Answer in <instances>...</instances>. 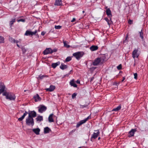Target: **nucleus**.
<instances>
[{"mask_svg": "<svg viewBox=\"0 0 148 148\" xmlns=\"http://www.w3.org/2000/svg\"><path fill=\"white\" fill-rule=\"evenodd\" d=\"M37 32V30H36L34 32H31L32 36H33L34 35H35Z\"/></svg>", "mask_w": 148, "mask_h": 148, "instance_id": "4c0bfd02", "label": "nucleus"}, {"mask_svg": "<svg viewBox=\"0 0 148 148\" xmlns=\"http://www.w3.org/2000/svg\"><path fill=\"white\" fill-rule=\"evenodd\" d=\"M105 59V57L104 56H102L100 58H98L95 60L94 61L92 62V64L94 66H97L99 64H102Z\"/></svg>", "mask_w": 148, "mask_h": 148, "instance_id": "7ed1b4c3", "label": "nucleus"}, {"mask_svg": "<svg viewBox=\"0 0 148 148\" xmlns=\"http://www.w3.org/2000/svg\"><path fill=\"white\" fill-rule=\"evenodd\" d=\"M16 45L18 47H19V46L18 44H17Z\"/></svg>", "mask_w": 148, "mask_h": 148, "instance_id": "4d7b16f0", "label": "nucleus"}, {"mask_svg": "<svg viewBox=\"0 0 148 148\" xmlns=\"http://www.w3.org/2000/svg\"><path fill=\"white\" fill-rule=\"evenodd\" d=\"M128 23L130 24H131L132 23V21L130 20H129Z\"/></svg>", "mask_w": 148, "mask_h": 148, "instance_id": "a18cd8bd", "label": "nucleus"}, {"mask_svg": "<svg viewBox=\"0 0 148 148\" xmlns=\"http://www.w3.org/2000/svg\"><path fill=\"white\" fill-rule=\"evenodd\" d=\"M33 131L36 135L39 134V132L40 131V129L38 128L34 129L32 130Z\"/></svg>", "mask_w": 148, "mask_h": 148, "instance_id": "6ab92c4d", "label": "nucleus"}, {"mask_svg": "<svg viewBox=\"0 0 148 148\" xmlns=\"http://www.w3.org/2000/svg\"><path fill=\"white\" fill-rule=\"evenodd\" d=\"M70 84L71 86H73L74 87H77V84L75 83L74 79H72L71 81L70 82Z\"/></svg>", "mask_w": 148, "mask_h": 148, "instance_id": "a211bd4d", "label": "nucleus"}, {"mask_svg": "<svg viewBox=\"0 0 148 148\" xmlns=\"http://www.w3.org/2000/svg\"><path fill=\"white\" fill-rule=\"evenodd\" d=\"M25 91H26V90H25L24 92H25Z\"/></svg>", "mask_w": 148, "mask_h": 148, "instance_id": "052dcab7", "label": "nucleus"}, {"mask_svg": "<svg viewBox=\"0 0 148 148\" xmlns=\"http://www.w3.org/2000/svg\"><path fill=\"white\" fill-rule=\"evenodd\" d=\"M4 38L3 37L0 36V43L4 42Z\"/></svg>", "mask_w": 148, "mask_h": 148, "instance_id": "2f4dec72", "label": "nucleus"}, {"mask_svg": "<svg viewBox=\"0 0 148 148\" xmlns=\"http://www.w3.org/2000/svg\"><path fill=\"white\" fill-rule=\"evenodd\" d=\"M80 108H83L84 107H86L87 106L86 105H80Z\"/></svg>", "mask_w": 148, "mask_h": 148, "instance_id": "79ce46f5", "label": "nucleus"}, {"mask_svg": "<svg viewBox=\"0 0 148 148\" xmlns=\"http://www.w3.org/2000/svg\"><path fill=\"white\" fill-rule=\"evenodd\" d=\"M100 139V137H99L98 138V140H99Z\"/></svg>", "mask_w": 148, "mask_h": 148, "instance_id": "13d9d810", "label": "nucleus"}, {"mask_svg": "<svg viewBox=\"0 0 148 148\" xmlns=\"http://www.w3.org/2000/svg\"><path fill=\"white\" fill-rule=\"evenodd\" d=\"M142 30H141V31L139 32L140 36L141 38L143 39L144 38L143 32H142Z\"/></svg>", "mask_w": 148, "mask_h": 148, "instance_id": "7c9ffc66", "label": "nucleus"}, {"mask_svg": "<svg viewBox=\"0 0 148 148\" xmlns=\"http://www.w3.org/2000/svg\"><path fill=\"white\" fill-rule=\"evenodd\" d=\"M91 118L90 116H88L87 117L84 119V120H82L78 122L76 126V127H78L80 125H82V124H83L85 123L89 119H90Z\"/></svg>", "mask_w": 148, "mask_h": 148, "instance_id": "423d86ee", "label": "nucleus"}, {"mask_svg": "<svg viewBox=\"0 0 148 148\" xmlns=\"http://www.w3.org/2000/svg\"><path fill=\"white\" fill-rule=\"evenodd\" d=\"M115 84L116 85V86H117L119 84V83H117L116 82L115 84Z\"/></svg>", "mask_w": 148, "mask_h": 148, "instance_id": "864d4df0", "label": "nucleus"}, {"mask_svg": "<svg viewBox=\"0 0 148 148\" xmlns=\"http://www.w3.org/2000/svg\"><path fill=\"white\" fill-rule=\"evenodd\" d=\"M5 86L3 83L0 82V90L1 92H4L5 90Z\"/></svg>", "mask_w": 148, "mask_h": 148, "instance_id": "ddd939ff", "label": "nucleus"}, {"mask_svg": "<svg viewBox=\"0 0 148 148\" xmlns=\"http://www.w3.org/2000/svg\"><path fill=\"white\" fill-rule=\"evenodd\" d=\"M16 40L14 39V40H13V42L14 43H15V42H16Z\"/></svg>", "mask_w": 148, "mask_h": 148, "instance_id": "5fc2aeb1", "label": "nucleus"}, {"mask_svg": "<svg viewBox=\"0 0 148 148\" xmlns=\"http://www.w3.org/2000/svg\"><path fill=\"white\" fill-rule=\"evenodd\" d=\"M48 76L47 75H40L39 76L38 78H39L40 79H42L43 78L45 77H47Z\"/></svg>", "mask_w": 148, "mask_h": 148, "instance_id": "c756f323", "label": "nucleus"}, {"mask_svg": "<svg viewBox=\"0 0 148 148\" xmlns=\"http://www.w3.org/2000/svg\"><path fill=\"white\" fill-rule=\"evenodd\" d=\"M134 78L135 79H136L137 78V73H134Z\"/></svg>", "mask_w": 148, "mask_h": 148, "instance_id": "c03bdc74", "label": "nucleus"}, {"mask_svg": "<svg viewBox=\"0 0 148 148\" xmlns=\"http://www.w3.org/2000/svg\"><path fill=\"white\" fill-rule=\"evenodd\" d=\"M76 95L77 94L76 93H73L72 95V98L73 99L75 97Z\"/></svg>", "mask_w": 148, "mask_h": 148, "instance_id": "58836bf2", "label": "nucleus"}, {"mask_svg": "<svg viewBox=\"0 0 148 148\" xmlns=\"http://www.w3.org/2000/svg\"><path fill=\"white\" fill-rule=\"evenodd\" d=\"M25 21V19L22 18V19H20L18 20V22H19L21 21L22 22H24Z\"/></svg>", "mask_w": 148, "mask_h": 148, "instance_id": "ea45409f", "label": "nucleus"}, {"mask_svg": "<svg viewBox=\"0 0 148 148\" xmlns=\"http://www.w3.org/2000/svg\"><path fill=\"white\" fill-rule=\"evenodd\" d=\"M95 132H94L90 140L93 141V140L96 138L99 135L100 132L98 130H96Z\"/></svg>", "mask_w": 148, "mask_h": 148, "instance_id": "0eeeda50", "label": "nucleus"}, {"mask_svg": "<svg viewBox=\"0 0 148 148\" xmlns=\"http://www.w3.org/2000/svg\"><path fill=\"white\" fill-rule=\"evenodd\" d=\"M2 95L3 96H5L6 98L7 99L10 101H14L15 99V96L14 93L12 92L5 91L3 93Z\"/></svg>", "mask_w": 148, "mask_h": 148, "instance_id": "f03ea898", "label": "nucleus"}, {"mask_svg": "<svg viewBox=\"0 0 148 148\" xmlns=\"http://www.w3.org/2000/svg\"><path fill=\"white\" fill-rule=\"evenodd\" d=\"M121 108V105H120L119 106H117L116 108H115L112 109V111H119Z\"/></svg>", "mask_w": 148, "mask_h": 148, "instance_id": "393cba45", "label": "nucleus"}, {"mask_svg": "<svg viewBox=\"0 0 148 148\" xmlns=\"http://www.w3.org/2000/svg\"><path fill=\"white\" fill-rule=\"evenodd\" d=\"M67 67V66L64 64L63 63H62L61 66H60V68L62 70H64L66 69Z\"/></svg>", "mask_w": 148, "mask_h": 148, "instance_id": "5701e85b", "label": "nucleus"}, {"mask_svg": "<svg viewBox=\"0 0 148 148\" xmlns=\"http://www.w3.org/2000/svg\"><path fill=\"white\" fill-rule=\"evenodd\" d=\"M56 87L54 86L51 85L49 88H47L46 89L47 91L51 92L53 91L55 89Z\"/></svg>", "mask_w": 148, "mask_h": 148, "instance_id": "4468645a", "label": "nucleus"}, {"mask_svg": "<svg viewBox=\"0 0 148 148\" xmlns=\"http://www.w3.org/2000/svg\"><path fill=\"white\" fill-rule=\"evenodd\" d=\"M38 111L39 113H42L47 109V107L43 105H40L38 107Z\"/></svg>", "mask_w": 148, "mask_h": 148, "instance_id": "6e6552de", "label": "nucleus"}, {"mask_svg": "<svg viewBox=\"0 0 148 148\" xmlns=\"http://www.w3.org/2000/svg\"><path fill=\"white\" fill-rule=\"evenodd\" d=\"M18 40H16L15 43H17L18 42Z\"/></svg>", "mask_w": 148, "mask_h": 148, "instance_id": "6e6d98bb", "label": "nucleus"}, {"mask_svg": "<svg viewBox=\"0 0 148 148\" xmlns=\"http://www.w3.org/2000/svg\"><path fill=\"white\" fill-rule=\"evenodd\" d=\"M62 26L60 25H55V28L56 29H59L61 28Z\"/></svg>", "mask_w": 148, "mask_h": 148, "instance_id": "f704fd0d", "label": "nucleus"}, {"mask_svg": "<svg viewBox=\"0 0 148 148\" xmlns=\"http://www.w3.org/2000/svg\"><path fill=\"white\" fill-rule=\"evenodd\" d=\"M71 60V58L70 57H68L65 59V61L66 62H69Z\"/></svg>", "mask_w": 148, "mask_h": 148, "instance_id": "473e14b6", "label": "nucleus"}, {"mask_svg": "<svg viewBox=\"0 0 148 148\" xmlns=\"http://www.w3.org/2000/svg\"><path fill=\"white\" fill-rule=\"evenodd\" d=\"M128 35L127 34L126 36L125 37V39L123 41V43H127L128 42Z\"/></svg>", "mask_w": 148, "mask_h": 148, "instance_id": "c85d7f7f", "label": "nucleus"}, {"mask_svg": "<svg viewBox=\"0 0 148 148\" xmlns=\"http://www.w3.org/2000/svg\"><path fill=\"white\" fill-rule=\"evenodd\" d=\"M62 2L61 1L59 0H56L55 3V5H60L62 4Z\"/></svg>", "mask_w": 148, "mask_h": 148, "instance_id": "b1692460", "label": "nucleus"}, {"mask_svg": "<svg viewBox=\"0 0 148 148\" xmlns=\"http://www.w3.org/2000/svg\"><path fill=\"white\" fill-rule=\"evenodd\" d=\"M117 69L119 70H120L122 69V65L121 64H119L117 67Z\"/></svg>", "mask_w": 148, "mask_h": 148, "instance_id": "c9c22d12", "label": "nucleus"}, {"mask_svg": "<svg viewBox=\"0 0 148 148\" xmlns=\"http://www.w3.org/2000/svg\"><path fill=\"white\" fill-rule=\"evenodd\" d=\"M57 51V50L56 49H54L53 50V52H56V51Z\"/></svg>", "mask_w": 148, "mask_h": 148, "instance_id": "3c124183", "label": "nucleus"}, {"mask_svg": "<svg viewBox=\"0 0 148 148\" xmlns=\"http://www.w3.org/2000/svg\"><path fill=\"white\" fill-rule=\"evenodd\" d=\"M75 20V18H73L72 20L71 21V22H73Z\"/></svg>", "mask_w": 148, "mask_h": 148, "instance_id": "de8ad7c7", "label": "nucleus"}, {"mask_svg": "<svg viewBox=\"0 0 148 148\" xmlns=\"http://www.w3.org/2000/svg\"><path fill=\"white\" fill-rule=\"evenodd\" d=\"M94 79V77H92L90 78V82H91Z\"/></svg>", "mask_w": 148, "mask_h": 148, "instance_id": "09e8293b", "label": "nucleus"}, {"mask_svg": "<svg viewBox=\"0 0 148 148\" xmlns=\"http://www.w3.org/2000/svg\"><path fill=\"white\" fill-rule=\"evenodd\" d=\"M53 114H50L48 117V121L49 122H54V120L53 118Z\"/></svg>", "mask_w": 148, "mask_h": 148, "instance_id": "2eb2a0df", "label": "nucleus"}, {"mask_svg": "<svg viewBox=\"0 0 148 148\" xmlns=\"http://www.w3.org/2000/svg\"><path fill=\"white\" fill-rule=\"evenodd\" d=\"M25 35L26 36H32L31 31L29 30L26 31Z\"/></svg>", "mask_w": 148, "mask_h": 148, "instance_id": "bb28decb", "label": "nucleus"}, {"mask_svg": "<svg viewBox=\"0 0 148 148\" xmlns=\"http://www.w3.org/2000/svg\"><path fill=\"white\" fill-rule=\"evenodd\" d=\"M60 63L59 61L56 63H53L52 64V67L53 68H55L57 66L60 65Z\"/></svg>", "mask_w": 148, "mask_h": 148, "instance_id": "412c9836", "label": "nucleus"}, {"mask_svg": "<svg viewBox=\"0 0 148 148\" xmlns=\"http://www.w3.org/2000/svg\"><path fill=\"white\" fill-rule=\"evenodd\" d=\"M137 50L136 49L134 50L132 52V57L134 58H135V57L138 58L139 55L137 53Z\"/></svg>", "mask_w": 148, "mask_h": 148, "instance_id": "f8f14e48", "label": "nucleus"}, {"mask_svg": "<svg viewBox=\"0 0 148 148\" xmlns=\"http://www.w3.org/2000/svg\"><path fill=\"white\" fill-rule=\"evenodd\" d=\"M125 79V77H123V79L122 80L121 82H123L124 81V80Z\"/></svg>", "mask_w": 148, "mask_h": 148, "instance_id": "603ef678", "label": "nucleus"}, {"mask_svg": "<svg viewBox=\"0 0 148 148\" xmlns=\"http://www.w3.org/2000/svg\"><path fill=\"white\" fill-rule=\"evenodd\" d=\"M97 68L96 67H91L90 68V70H91V71H93L96 68Z\"/></svg>", "mask_w": 148, "mask_h": 148, "instance_id": "37998d69", "label": "nucleus"}, {"mask_svg": "<svg viewBox=\"0 0 148 148\" xmlns=\"http://www.w3.org/2000/svg\"><path fill=\"white\" fill-rule=\"evenodd\" d=\"M98 47L96 45H92L90 47V50L92 51L96 50L98 49Z\"/></svg>", "mask_w": 148, "mask_h": 148, "instance_id": "dca6fc26", "label": "nucleus"}, {"mask_svg": "<svg viewBox=\"0 0 148 148\" xmlns=\"http://www.w3.org/2000/svg\"><path fill=\"white\" fill-rule=\"evenodd\" d=\"M45 34V32H42L41 33V34L42 36H44Z\"/></svg>", "mask_w": 148, "mask_h": 148, "instance_id": "49530a36", "label": "nucleus"}, {"mask_svg": "<svg viewBox=\"0 0 148 148\" xmlns=\"http://www.w3.org/2000/svg\"><path fill=\"white\" fill-rule=\"evenodd\" d=\"M15 19H13L12 20L10 21V25L11 26L13 24V23L15 22Z\"/></svg>", "mask_w": 148, "mask_h": 148, "instance_id": "72a5a7b5", "label": "nucleus"}, {"mask_svg": "<svg viewBox=\"0 0 148 148\" xmlns=\"http://www.w3.org/2000/svg\"><path fill=\"white\" fill-rule=\"evenodd\" d=\"M84 55V53L82 52H78L74 53L73 56L75 57L77 60H79Z\"/></svg>", "mask_w": 148, "mask_h": 148, "instance_id": "39448f33", "label": "nucleus"}, {"mask_svg": "<svg viewBox=\"0 0 148 148\" xmlns=\"http://www.w3.org/2000/svg\"><path fill=\"white\" fill-rule=\"evenodd\" d=\"M106 14L109 18H111L112 15L111 14V11L109 8L108 9L106 10Z\"/></svg>", "mask_w": 148, "mask_h": 148, "instance_id": "f3484780", "label": "nucleus"}, {"mask_svg": "<svg viewBox=\"0 0 148 148\" xmlns=\"http://www.w3.org/2000/svg\"><path fill=\"white\" fill-rule=\"evenodd\" d=\"M9 40L11 42H13V40H14V39L12 37H10L9 38Z\"/></svg>", "mask_w": 148, "mask_h": 148, "instance_id": "a19ab883", "label": "nucleus"}, {"mask_svg": "<svg viewBox=\"0 0 148 148\" xmlns=\"http://www.w3.org/2000/svg\"><path fill=\"white\" fill-rule=\"evenodd\" d=\"M76 82L77 83V84H80V81H79V80L78 79L76 81Z\"/></svg>", "mask_w": 148, "mask_h": 148, "instance_id": "8fccbe9b", "label": "nucleus"}, {"mask_svg": "<svg viewBox=\"0 0 148 148\" xmlns=\"http://www.w3.org/2000/svg\"><path fill=\"white\" fill-rule=\"evenodd\" d=\"M63 43L64 44V46L66 48H69L70 47V45H68L67 43V42L65 41H63Z\"/></svg>", "mask_w": 148, "mask_h": 148, "instance_id": "cd10ccee", "label": "nucleus"}, {"mask_svg": "<svg viewBox=\"0 0 148 148\" xmlns=\"http://www.w3.org/2000/svg\"><path fill=\"white\" fill-rule=\"evenodd\" d=\"M104 19L107 22L108 25H110L112 23V21H111V18H110V20H109L108 18H105Z\"/></svg>", "mask_w": 148, "mask_h": 148, "instance_id": "4be33fe9", "label": "nucleus"}, {"mask_svg": "<svg viewBox=\"0 0 148 148\" xmlns=\"http://www.w3.org/2000/svg\"><path fill=\"white\" fill-rule=\"evenodd\" d=\"M30 116L26 119V124L27 125L33 126L34 124V120L33 118H30Z\"/></svg>", "mask_w": 148, "mask_h": 148, "instance_id": "20e7f679", "label": "nucleus"}, {"mask_svg": "<svg viewBox=\"0 0 148 148\" xmlns=\"http://www.w3.org/2000/svg\"><path fill=\"white\" fill-rule=\"evenodd\" d=\"M21 49L23 53L26 51V49L25 48L22 47Z\"/></svg>", "mask_w": 148, "mask_h": 148, "instance_id": "e433bc0d", "label": "nucleus"}, {"mask_svg": "<svg viewBox=\"0 0 148 148\" xmlns=\"http://www.w3.org/2000/svg\"><path fill=\"white\" fill-rule=\"evenodd\" d=\"M137 131L136 129H132L129 132L128 137H131L134 136L135 133Z\"/></svg>", "mask_w": 148, "mask_h": 148, "instance_id": "1a4fd4ad", "label": "nucleus"}, {"mask_svg": "<svg viewBox=\"0 0 148 148\" xmlns=\"http://www.w3.org/2000/svg\"><path fill=\"white\" fill-rule=\"evenodd\" d=\"M34 99L36 102L40 101L41 100V98L37 94L34 96Z\"/></svg>", "mask_w": 148, "mask_h": 148, "instance_id": "9b49d317", "label": "nucleus"}, {"mask_svg": "<svg viewBox=\"0 0 148 148\" xmlns=\"http://www.w3.org/2000/svg\"><path fill=\"white\" fill-rule=\"evenodd\" d=\"M37 121H41L43 120V117L42 116H38L36 118Z\"/></svg>", "mask_w": 148, "mask_h": 148, "instance_id": "a878e982", "label": "nucleus"}, {"mask_svg": "<svg viewBox=\"0 0 148 148\" xmlns=\"http://www.w3.org/2000/svg\"><path fill=\"white\" fill-rule=\"evenodd\" d=\"M53 52V50L51 48H48L46 49L44 51L43 53L44 55H47L52 53Z\"/></svg>", "mask_w": 148, "mask_h": 148, "instance_id": "9d476101", "label": "nucleus"}, {"mask_svg": "<svg viewBox=\"0 0 148 148\" xmlns=\"http://www.w3.org/2000/svg\"><path fill=\"white\" fill-rule=\"evenodd\" d=\"M84 11H83V13H84Z\"/></svg>", "mask_w": 148, "mask_h": 148, "instance_id": "bf43d9fd", "label": "nucleus"}, {"mask_svg": "<svg viewBox=\"0 0 148 148\" xmlns=\"http://www.w3.org/2000/svg\"><path fill=\"white\" fill-rule=\"evenodd\" d=\"M28 114V117L30 116V118L35 117L36 116V112L34 111H29V112H28L27 111H25V113H24L23 115L21 117L19 118L18 119V120L20 121H22L24 118L25 116L27 114Z\"/></svg>", "mask_w": 148, "mask_h": 148, "instance_id": "f257e3e1", "label": "nucleus"}, {"mask_svg": "<svg viewBox=\"0 0 148 148\" xmlns=\"http://www.w3.org/2000/svg\"><path fill=\"white\" fill-rule=\"evenodd\" d=\"M51 131V129L48 127H46L44 129V133L45 134L48 133Z\"/></svg>", "mask_w": 148, "mask_h": 148, "instance_id": "aec40b11", "label": "nucleus"}]
</instances>
